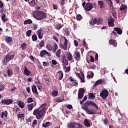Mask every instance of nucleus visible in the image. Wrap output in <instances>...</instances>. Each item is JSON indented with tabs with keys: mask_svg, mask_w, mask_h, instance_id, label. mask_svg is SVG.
<instances>
[{
	"mask_svg": "<svg viewBox=\"0 0 128 128\" xmlns=\"http://www.w3.org/2000/svg\"><path fill=\"white\" fill-rule=\"evenodd\" d=\"M46 110V104H42L39 108H36L33 112L34 116H36V118L40 120L42 118L44 115Z\"/></svg>",
	"mask_w": 128,
	"mask_h": 128,
	"instance_id": "1",
	"label": "nucleus"
},
{
	"mask_svg": "<svg viewBox=\"0 0 128 128\" xmlns=\"http://www.w3.org/2000/svg\"><path fill=\"white\" fill-rule=\"evenodd\" d=\"M33 16L37 20H42L47 18L48 14L44 11L36 10L33 12Z\"/></svg>",
	"mask_w": 128,
	"mask_h": 128,
	"instance_id": "2",
	"label": "nucleus"
},
{
	"mask_svg": "<svg viewBox=\"0 0 128 128\" xmlns=\"http://www.w3.org/2000/svg\"><path fill=\"white\" fill-rule=\"evenodd\" d=\"M104 24V19L102 17H99L98 18H92L89 22L90 26H94V24H98V26H100Z\"/></svg>",
	"mask_w": 128,
	"mask_h": 128,
	"instance_id": "3",
	"label": "nucleus"
},
{
	"mask_svg": "<svg viewBox=\"0 0 128 128\" xmlns=\"http://www.w3.org/2000/svg\"><path fill=\"white\" fill-rule=\"evenodd\" d=\"M94 106V108H96V110H98V106L96 104V102L92 101H87L82 106V110H84L85 112H86L87 110H88V106Z\"/></svg>",
	"mask_w": 128,
	"mask_h": 128,
	"instance_id": "4",
	"label": "nucleus"
},
{
	"mask_svg": "<svg viewBox=\"0 0 128 128\" xmlns=\"http://www.w3.org/2000/svg\"><path fill=\"white\" fill-rule=\"evenodd\" d=\"M14 58V54H12L10 52L7 54L2 59V62L4 66H6L10 60H12Z\"/></svg>",
	"mask_w": 128,
	"mask_h": 128,
	"instance_id": "5",
	"label": "nucleus"
},
{
	"mask_svg": "<svg viewBox=\"0 0 128 128\" xmlns=\"http://www.w3.org/2000/svg\"><path fill=\"white\" fill-rule=\"evenodd\" d=\"M100 96L102 98L103 100H106V98L108 96V91L106 89H104L100 93Z\"/></svg>",
	"mask_w": 128,
	"mask_h": 128,
	"instance_id": "6",
	"label": "nucleus"
},
{
	"mask_svg": "<svg viewBox=\"0 0 128 128\" xmlns=\"http://www.w3.org/2000/svg\"><path fill=\"white\" fill-rule=\"evenodd\" d=\"M14 102V100L12 99H3L1 100L2 104H6V106H10Z\"/></svg>",
	"mask_w": 128,
	"mask_h": 128,
	"instance_id": "7",
	"label": "nucleus"
},
{
	"mask_svg": "<svg viewBox=\"0 0 128 128\" xmlns=\"http://www.w3.org/2000/svg\"><path fill=\"white\" fill-rule=\"evenodd\" d=\"M112 34H114V36H118V34L120 35L122 34V30L119 28H114Z\"/></svg>",
	"mask_w": 128,
	"mask_h": 128,
	"instance_id": "8",
	"label": "nucleus"
},
{
	"mask_svg": "<svg viewBox=\"0 0 128 128\" xmlns=\"http://www.w3.org/2000/svg\"><path fill=\"white\" fill-rule=\"evenodd\" d=\"M64 44L62 45V44H60V46H61L64 50H66V46H68V39H66L64 36Z\"/></svg>",
	"mask_w": 128,
	"mask_h": 128,
	"instance_id": "9",
	"label": "nucleus"
},
{
	"mask_svg": "<svg viewBox=\"0 0 128 128\" xmlns=\"http://www.w3.org/2000/svg\"><path fill=\"white\" fill-rule=\"evenodd\" d=\"M94 6H92V4L90 2H88L85 7V10H86V12H90V10H92V9Z\"/></svg>",
	"mask_w": 128,
	"mask_h": 128,
	"instance_id": "10",
	"label": "nucleus"
},
{
	"mask_svg": "<svg viewBox=\"0 0 128 128\" xmlns=\"http://www.w3.org/2000/svg\"><path fill=\"white\" fill-rule=\"evenodd\" d=\"M114 19L111 17L110 19H108V26L111 27L114 26Z\"/></svg>",
	"mask_w": 128,
	"mask_h": 128,
	"instance_id": "11",
	"label": "nucleus"
},
{
	"mask_svg": "<svg viewBox=\"0 0 128 128\" xmlns=\"http://www.w3.org/2000/svg\"><path fill=\"white\" fill-rule=\"evenodd\" d=\"M42 32V29L40 28L39 30H38L36 32L37 35L38 36V38H40V40H42V38L43 34Z\"/></svg>",
	"mask_w": 128,
	"mask_h": 128,
	"instance_id": "12",
	"label": "nucleus"
},
{
	"mask_svg": "<svg viewBox=\"0 0 128 128\" xmlns=\"http://www.w3.org/2000/svg\"><path fill=\"white\" fill-rule=\"evenodd\" d=\"M62 66H68V61L66 60V58L64 56H62Z\"/></svg>",
	"mask_w": 128,
	"mask_h": 128,
	"instance_id": "13",
	"label": "nucleus"
},
{
	"mask_svg": "<svg viewBox=\"0 0 128 128\" xmlns=\"http://www.w3.org/2000/svg\"><path fill=\"white\" fill-rule=\"evenodd\" d=\"M32 90L33 94H36V96H38V88H36V85H34L32 86Z\"/></svg>",
	"mask_w": 128,
	"mask_h": 128,
	"instance_id": "14",
	"label": "nucleus"
},
{
	"mask_svg": "<svg viewBox=\"0 0 128 128\" xmlns=\"http://www.w3.org/2000/svg\"><path fill=\"white\" fill-rule=\"evenodd\" d=\"M75 56H76L74 57V58L78 62L80 60V52H75Z\"/></svg>",
	"mask_w": 128,
	"mask_h": 128,
	"instance_id": "15",
	"label": "nucleus"
},
{
	"mask_svg": "<svg viewBox=\"0 0 128 128\" xmlns=\"http://www.w3.org/2000/svg\"><path fill=\"white\" fill-rule=\"evenodd\" d=\"M69 80L70 82H73V84L75 86H78V83L76 80L72 78V77H70Z\"/></svg>",
	"mask_w": 128,
	"mask_h": 128,
	"instance_id": "16",
	"label": "nucleus"
},
{
	"mask_svg": "<svg viewBox=\"0 0 128 128\" xmlns=\"http://www.w3.org/2000/svg\"><path fill=\"white\" fill-rule=\"evenodd\" d=\"M109 44H112V46H114L116 47V44H117V42H116V40H109Z\"/></svg>",
	"mask_w": 128,
	"mask_h": 128,
	"instance_id": "17",
	"label": "nucleus"
},
{
	"mask_svg": "<svg viewBox=\"0 0 128 128\" xmlns=\"http://www.w3.org/2000/svg\"><path fill=\"white\" fill-rule=\"evenodd\" d=\"M5 40L8 44H10L12 42V38L10 36H7Z\"/></svg>",
	"mask_w": 128,
	"mask_h": 128,
	"instance_id": "18",
	"label": "nucleus"
},
{
	"mask_svg": "<svg viewBox=\"0 0 128 128\" xmlns=\"http://www.w3.org/2000/svg\"><path fill=\"white\" fill-rule=\"evenodd\" d=\"M84 124L85 126L90 127V120L88 119H85L84 120Z\"/></svg>",
	"mask_w": 128,
	"mask_h": 128,
	"instance_id": "19",
	"label": "nucleus"
},
{
	"mask_svg": "<svg viewBox=\"0 0 128 128\" xmlns=\"http://www.w3.org/2000/svg\"><path fill=\"white\" fill-rule=\"evenodd\" d=\"M24 73L25 76H30L32 74V72L28 70V68H26L24 70Z\"/></svg>",
	"mask_w": 128,
	"mask_h": 128,
	"instance_id": "20",
	"label": "nucleus"
},
{
	"mask_svg": "<svg viewBox=\"0 0 128 128\" xmlns=\"http://www.w3.org/2000/svg\"><path fill=\"white\" fill-rule=\"evenodd\" d=\"M27 108L29 112H32V108H34V104H31L27 105Z\"/></svg>",
	"mask_w": 128,
	"mask_h": 128,
	"instance_id": "21",
	"label": "nucleus"
},
{
	"mask_svg": "<svg viewBox=\"0 0 128 128\" xmlns=\"http://www.w3.org/2000/svg\"><path fill=\"white\" fill-rule=\"evenodd\" d=\"M28 46L26 45V44L24 42L20 44V48H22V50H26V47Z\"/></svg>",
	"mask_w": 128,
	"mask_h": 128,
	"instance_id": "22",
	"label": "nucleus"
},
{
	"mask_svg": "<svg viewBox=\"0 0 128 128\" xmlns=\"http://www.w3.org/2000/svg\"><path fill=\"white\" fill-rule=\"evenodd\" d=\"M46 54V50H42L40 54V56L41 58H44V56H45Z\"/></svg>",
	"mask_w": 128,
	"mask_h": 128,
	"instance_id": "23",
	"label": "nucleus"
},
{
	"mask_svg": "<svg viewBox=\"0 0 128 128\" xmlns=\"http://www.w3.org/2000/svg\"><path fill=\"white\" fill-rule=\"evenodd\" d=\"M58 73L59 74V80H62L64 78V72L62 71H58Z\"/></svg>",
	"mask_w": 128,
	"mask_h": 128,
	"instance_id": "24",
	"label": "nucleus"
},
{
	"mask_svg": "<svg viewBox=\"0 0 128 128\" xmlns=\"http://www.w3.org/2000/svg\"><path fill=\"white\" fill-rule=\"evenodd\" d=\"M102 82V80H99L96 82L94 84V86H98V84H100Z\"/></svg>",
	"mask_w": 128,
	"mask_h": 128,
	"instance_id": "25",
	"label": "nucleus"
},
{
	"mask_svg": "<svg viewBox=\"0 0 128 128\" xmlns=\"http://www.w3.org/2000/svg\"><path fill=\"white\" fill-rule=\"evenodd\" d=\"M18 104L20 108H24V103L22 101H20L18 103Z\"/></svg>",
	"mask_w": 128,
	"mask_h": 128,
	"instance_id": "26",
	"label": "nucleus"
},
{
	"mask_svg": "<svg viewBox=\"0 0 128 128\" xmlns=\"http://www.w3.org/2000/svg\"><path fill=\"white\" fill-rule=\"evenodd\" d=\"M74 128H82V126L80 123L74 122Z\"/></svg>",
	"mask_w": 128,
	"mask_h": 128,
	"instance_id": "27",
	"label": "nucleus"
},
{
	"mask_svg": "<svg viewBox=\"0 0 128 128\" xmlns=\"http://www.w3.org/2000/svg\"><path fill=\"white\" fill-rule=\"evenodd\" d=\"M58 48V44H56V43H54V48L52 50V52H56Z\"/></svg>",
	"mask_w": 128,
	"mask_h": 128,
	"instance_id": "28",
	"label": "nucleus"
},
{
	"mask_svg": "<svg viewBox=\"0 0 128 128\" xmlns=\"http://www.w3.org/2000/svg\"><path fill=\"white\" fill-rule=\"evenodd\" d=\"M98 4L100 6V8H104V2L102 0H99L98 2Z\"/></svg>",
	"mask_w": 128,
	"mask_h": 128,
	"instance_id": "29",
	"label": "nucleus"
},
{
	"mask_svg": "<svg viewBox=\"0 0 128 128\" xmlns=\"http://www.w3.org/2000/svg\"><path fill=\"white\" fill-rule=\"evenodd\" d=\"M86 112H87L88 114H96L94 110H90L88 109L86 111Z\"/></svg>",
	"mask_w": 128,
	"mask_h": 128,
	"instance_id": "30",
	"label": "nucleus"
},
{
	"mask_svg": "<svg viewBox=\"0 0 128 128\" xmlns=\"http://www.w3.org/2000/svg\"><path fill=\"white\" fill-rule=\"evenodd\" d=\"M32 24V21L30 19L26 20L24 21V24Z\"/></svg>",
	"mask_w": 128,
	"mask_h": 128,
	"instance_id": "31",
	"label": "nucleus"
},
{
	"mask_svg": "<svg viewBox=\"0 0 128 128\" xmlns=\"http://www.w3.org/2000/svg\"><path fill=\"white\" fill-rule=\"evenodd\" d=\"M67 58L68 60H70V62L72 60V56L70 52H69V54H68Z\"/></svg>",
	"mask_w": 128,
	"mask_h": 128,
	"instance_id": "32",
	"label": "nucleus"
},
{
	"mask_svg": "<svg viewBox=\"0 0 128 128\" xmlns=\"http://www.w3.org/2000/svg\"><path fill=\"white\" fill-rule=\"evenodd\" d=\"M46 48L49 52H52V46L50 44H48Z\"/></svg>",
	"mask_w": 128,
	"mask_h": 128,
	"instance_id": "33",
	"label": "nucleus"
},
{
	"mask_svg": "<svg viewBox=\"0 0 128 128\" xmlns=\"http://www.w3.org/2000/svg\"><path fill=\"white\" fill-rule=\"evenodd\" d=\"M56 102H64V98H62V97L57 98L56 100Z\"/></svg>",
	"mask_w": 128,
	"mask_h": 128,
	"instance_id": "34",
	"label": "nucleus"
},
{
	"mask_svg": "<svg viewBox=\"0 0 128 128\" xmlns=\"http://www.w3.org/2000/svg\"><path fill=\"white\" fill-rule=\"evenodd\" d=\"M94 72L92 71L90 74L87 75L86 78H94Z\"/></svg>",
	"mask_w": 128,
	"mask_h": 128,
	"instance_id": "35",
	"label": "nucleus"
},
{
	"mask_svg": "<svg viewBox=\"0 0 128 128\" xmlns=\"http://www.w3.org/2000/svg\"><path fill=\"white\" fill-rule=\"evenodd\" d=\"M17 116L18 118H22V120H24V114H18Z\"/></svg>",
	"mask_w": 128,
	"mask_h": 128,
	"instance_id": "36",
	"label": "nucleus"
},
{
	"mask_svg": "<svg viewBox=\"0 0 128 128\" xmlns=\"http://www.w3.org/2000/svg\"><path fill=\"white\" fill-rule=\"evenodd\" d=\"M126 8H128V6L124 4H122L120 7V10H124Z\"/></svg>",
	"mask_w": 128,
	"mask_h": 128,
	"instance_id": "37",
	"label": "nucleus"
},
{
	"mask_svg": "<svg viewBox=\"0 0 128 128\" xmlns=\"http://www.w3.org/2000/svg\"><path fill=\"white\" fill-rule=\"evenodd\" d=\"M52 94L53 96H58V92L56 90H54L52 92Z\"/></svg>",
	"mask_w": 128,
	"mask_h": 128,
	"instance_id": "38",
	"label": "nucleus"
},
{
	"mask_svg": "<svg viewBox=\"0 0 128 128\" xmlns=\"http://www.w3.org/2000/svg\"><path fill=\"white\" fill-rule=\"evenodd\" d=\"M88 97H89V98H90V100H92L93 98H96V96L92 93H90Z\"/></svg>",
	"mask_w": 128,
	"mask_h": 128,
	"instance_id": "39",
	"label": "nucleus"
},
{
	"mask_svg": "<svg viewBox=\"0 0 128 128\" xmlns=\"http://www.w3.org/2000/svg\"><path fill=\"white\" fill-rule=\"evenodd\" d=\"M32 38L33 42H36V40H38V36H36V34H34L33 36H32Z\"/></svg>",
	"mask_w": 128,
	"mask_h": 128,
	"instance_id": "40",
	"label": "nucleus"
},
{
	"mask_svg": "<svg viewBox=\"0 0 128 128\" xmlns=\"http://www.w3.org/2000/svg\"><path fill=\"white\" fill-rule=\"evenodd\" d=\"M62 52V50L60 49H59L56 52V56H58V58H60V52Z\"/></svg>",
	"mask_w": 128,
	"mask_h": 128,
	"instance_id": "41",
	"label": "nucleus"
},
{
	"mask_svg": "<svg viewBox=\"0 0 128 128\" xmlns=\"http://www.w3.org/2000/svg\"><path fill=\"white\" fill-rule=\"evenodd\" d=\"M50 125V122H46L45 124H42L43 128H46L47 126H48Z\"/></svg>",
	"mask_w": 128,
	"mask_h": 128,
	"instance_id": "42",
	"label": "nucleus"
},
{
	"mask_svg": "<svg viewBox=\"0 0 128 128\" xmlns=\"http://www.w3.org/2000/svg\"><path fill=\"white\" fill-rule=\"evenodd\" d=\"M7 74H8L9 76H12V70L8 69L7 71Z\"/></svg>",
	"mask_w": 128,
	"mask_h": 128,
	"instance_id": "43",
	"label": "nucleus"
},
{
	"mask_svg": "<svg viewBox=\"0 0 128 128\" xmlns=\"http://www.w3.org/2000/svg\"><path fill=\"white\" fill-rule=\"evenodd\" d=\"M77 20H82V16L80 14H78L76 16Z\"/></svg>",
	"mask_w": 128,
	"mask_h": 128,
	"instance_id": "44",
	"label": "nucleus"
},
{
	"mask_svg": "<svg viewBox=\"0 0 128 128\" xmlns=\"http://www.w3.org/2000/svg\"><path fill=\"white\" fill-rule=\"evenodd\" d=\"M2 22H6L8 20V19L6 18V14H4L2 16Z\"/></svg>",
	"mask_w": 128,
	"mask_h": 128,
	"instance_id": "45",
	"label": "nucleus"
},
{
	"mask_svg": "<svg viewBox=\"0 0 128 128\" xmlns=\"http://www.w3.org/2000/svg\"><path fill=\"white\" fill-rule=\"evenodd\" d=\"M44 46V41L42 40L39 43V46H40V48H42V46Z\"/></svg>",
	"mask_w": 128,
	"mask_h": 128,
	"instance_id": "46",
	"label": "nucleus"
},
{
	"mask_svg": "<svg viewBox=\"0 0 128 128\" xmlns=\"http://www.w3.org/2000/svg\"><path fill=\"white\" fill-rule=\"evenodd\" d=\"M34 102V100L32 98H28L27 99V104H30V102Z\"/></svg>",
	"mask_w": 128,
	"mask_h": 128,
	"instance_id": "47",
	"label": "nucleus"
},
{
	"mask_svg": "<svg viewBox=\"0 0 128 128\" xmlns=\"http://www.w3.org/2000/svg\"><path fill=\"white\" fill-rule=\"evenodd\" d=\"M78 94H84V88H80L78 90Z\"/></svg>",
	"mask_w": 128,
	"mask_h": 128,
	"instance_id": "48",
	"label": "nucleus"
},
{
	"mask_svg": "<svg viewBox=\"0 0 128 128\" xmlns=\"http://www.w3.org/2000/svg\"><path fill=\"white\" fill-rule=\"evenodd\" d=\"M64 68H66V72H68L70 70V66L66 67L65 66H63Z\"/></svg>",
	"mask_w": 128,
	"mask_h": 128,
	"instance_id": "49",
	"label": "nucleus"
},
{
	"mask_svg": "<svg viewBox=\"0 0 128 128\" xmlns=\"http://www.w3.org/2000/svg\"><path fill=\"white\" fill-rule=\"evenodd\" d=\"M32 30H28L26 32V35L27 36H30V34H32Z\"/></svg>",
	"mask_w": 128,
	"mask_h": 128,
	"instance_id": "50",
	"label": "nucleus"
},
{
	"mask_svg": "<svg viewBox=\"0 0 128 128\" xmlns=\"http://www.w3.org/2000/svg\"><path fill=\"white\" fill-rule=\"evenodd\" d=\"M84 94L78 93V98H79V100L82 98H84Z\"/></svg>",
	"mask_w": 128,
	"mask_h": 128,
	"instance_id": "51",
	"label": "nucleus"
},
{
	"mask_svg": "<svg viewBox=\"0 0 128 128\" xmlns=\"http://www.w3.org/2000/svg\"><path fill=\"white\" fill-rule=\"evenodd\" d=\"M38 124V121L36 120H34L32 124V126L33 128H34V126H36V124Z\"/></svg>",
	"mask_w": 128,
	"mask_h": 128,
	"instance_id": "52",
	"label": "nucleus"
},
{
	"mask_svg": "<svg viewBox=\"0 0 128 128\" xmlns=\"http://www.w3.org/2000/svg\"><path fill=\"white\" fill-rule=\"evenodd\" d=\"M61 28H62V24H58L56 26V30H60Z\"/></svg>",
	"mask_w": 128,
	"mask_h": 128,
	"instance_id": "53",
	"label": "nucleus"
},
{
	"mask_svg": "<svg viewBox=\"0 0 128 128\" xmlns=\"http://www.w3.org/2000/svg\"><path fill=\"white\" fill-rule=\"evenodd\" d=\"M28 2L30 4H32L33 2H34V4H36V1L34 0H28Z\"/></svg>",
	"mask_w": 128,
	"mask_h": 128,
	"instance_id": "54",
	"label": "nucleus"
},
{
	"mask_svg": "<svg viewBox=\"0 0 128 128\" xmlns=\"http://www.w3.org/2000/svg\"><path fill=\"white\" fill-rule=\"evenodd\" d=\"M78 77L80 78V79L81 80V82H84V78L80 76V74H78Z\"/></svg>",
	"mask_w": 128,
	"mask_h": 128,
	"instance_id": "55",
	"label": "nucleus"
},
{
	"mask_svg": "<svg viewBox=\"0 0 128 128\" xmlns=\"http://www.w3.org/2000/svg\"><path fill=\"white\" fill-rule=\"evenodd\" d=\"M66 0H60V4L61 6H64V4H66Z\"/></svg>",
	"mask_w": 128,
	"mask_h": 128,
	"instance_id": "56",
	"label": "nucleus"
},
{
	"mask_svg": "<svg viewBox=\"0 0 128 128\" xmlns=\"http://www.w3.org/2000/svg\"><path fill=\"white\" fill-rule=\"evenodd\" d=\"M69 128H74V122H72L68 126Z\"/></svg>",
	"mask_w": 128,
	"mask_h": 128,
	"instance_id": "57",
	"label": "nucleus"
},
{
	"mask_svg": "<svg viewBox=\"0 0 128 128\" xmlns=\"http://www.w3.org/2000/svg\"><path fill=\"white\" fill-rule=\"evenodd\" d=\"M90 70H96V66L94 65L93 66H90Z\"/></svg>",
	"mask_w": 128,
	"mask_h": 128,
	"instance_id": "58",
	"label": "nucleus"
},
{
	"mask_svg": "<svg viewBox=\"0 0 128 128\" xmlns=\"http://www.w3.org/2000/svg\"><path fill=\"white\" fill-rule=\"evenodd\" d=\"M49 64H48V62H43V66H48Z\"/></svg>",
	"mask_w": 128,
	"mask_h": 128,
	"instance_id": "59",
	"label": "nucleus"
},
{
	"mask_svg": "<svg viewBox=\"0 0 128 128\" xmlns=\"http://www.w3.org/2000/svg\"><path fill=\"white\" fill-rule=\"evenodd\" d=\"M52 62L54 66H56V64H58V62H56V60H52Z\"/></svg>",
	"mask_w": 128,
	"mask_h": 128,
	"instance_id": "60",
	"label": "nucleus"
},
{
	"mask_svg": "<svg viewBox=\"0 0 128 128\" xmlns=\"http://www.w3.org/2000/svg\"><path fill=\"white\" fill-rule=\"evenodd\" d=\"M74 44L75 46H78V40H74Z\"/></svg>",
	"mask_w": 128,
	"mask_h": 128,
	"instance_id": "61",
	"label": "nucleus"
},
{
	"mask_svg": "<svg viewBox=\"0 0 128 128\" xmlns=\"http://www.w3.org/2000/svg\"><path fill=\"white\" fill-rule=\"evenodd\" d=\"M104 124L106 125L108 124V120L106 118H104Z\"/></svg>",
	"mask_w": 128,
	"mask_h": 128,
	"instance_id": "62",
	"label": "nucleus"
},
{
	"mask_svg": "<svg viewBox=\"0 0 128 128\" xmlns=\"http://www.w3.org/2000/svg\"><path fill=\"white\" fill-rule=\"evenodd\" d=\"M0 8H4V3L0 0Z\"/></svg>",
	"mask_w": 128,
	"mask_h": 128,
	"instance_id": "63",
	"label": "nucleus"
},
{
	"mask_svg": "<svg viewBox=\"0 0 128 128\" xmlns=\"http://www.w3.org/2000/svg\"><path fill=\"white\" fill-rule=\"evenodd\" d=\"M53 8L54 10H58V5L53 4Z\"/></svg>",
	"mask_w": 128,
	"mask_h": 128,
	"instance_id": "64",
	"label": "nucleus"
}]
</instances>
